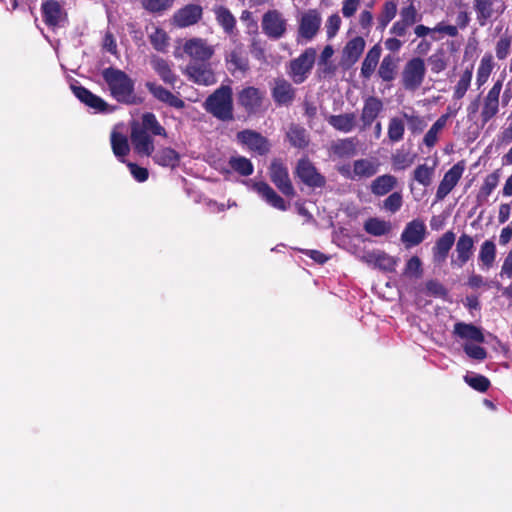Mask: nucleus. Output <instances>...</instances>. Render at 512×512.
I'll return each instance as SVG.
<instances>
[{
	"label": "nucleus",
	"instance_id": "obj_1",
	"mask_svg": "<svg viewBox=\"0 0 512 512\" xmlns=\"http://www.w3.org/2000/svg\"><path fill=\"white\" fill-rule=\"evenodd\" d=\"M153 136L168 137L165 127L161 125L154 113L145 112L141 116V122L133 121L131 123L130 141L136 154L152 156L154 163L162 167L173 169L179 166L181 157L175 149L163 147L154 153Z\"/></svg>",
	"mask_w": 512,
	"mask_h": 512
},
{
	"label": "nucleus",
	"instance_id": "obj_2",
	"mask_svg": "<svg viewBox=\"0 0 512 512\" xmlns=\"http://www.w3.org/2000/svg\"><path fill=\"white\" fill-rule=\"evenodd\" d=\"M102 77L107 84L111 96L119 103L137 104L135 82L124 71L108 67L102 71Z\"/></svg>",
	"mask_w": 512,
	"mask_h": 512
},
{
	"label": "nucleus",
	"instance_id": "obj_3",
	"mask_svg": "<svg viewBox=\"0 0 512 512\" xmlns=\"http://www.w3.org/2000/svg\"><path fill=\"white\" fill-rule=\"evenodd\" d=\"M206 112L223 122L234 120L233 91L229 85H221L210 94L204 104Z\"/></svg>",
	"mask_w": 512,
	"mask_h": 512
},
{
	"label": "nucleus",
	"instance_id": "obj_4",
	"mask_svg": "<svg viewBox=\"0 0 512 512\" xmlns=\"http://www.w3.org/2000/svg\"><path fill=\"white\" fill-rule=\"evenodd\" d=\"M426 75L425 61L421 57H413L404 65L401 82L408 91L417 90L423 83Z\"/></svg>",
	"mask_w": 512,
	"mask_h": 512
},
{
	"label": "nucleus",
	"instance_id": "obj_5",
	"mask_svg": "<svg viewBox=\"0 0 512 512\" xmlns=\"http://www.w3.org/2000/svg\"><path fill=\"white\" fill-rule=\"evenodd\" d=\"M316 59V50L307 48L297 58L290 61L288 74L295 84L303 83L310 74Z\"/></svg>",
	"mask_w": 512,
	"mask_h": 512
},
{
	"label": "nucleus",
	"instance_id": "obj_6",
	"mask_svg": "<svg viewBox=\"0 0 512 512\" xmlns=\"http://www.w3.org/2000/svg\"><path fill=\"white\" fill-rule=\"evenodd\" d=\"M41 14L45 25L53 31L68 24V13L57 0H44L41 4Z\"/></svg>",
	"mask_w": 512,
	"mask_h": 512
},
{
	"label": "nucleus",
	"instance_id": "obj_7",
	"mask_svg": "<svg viewBox=\"0 0 512 512\" xmlns=\"http://www.w3.org/2000/svg\"><path fill=\"white\" fill-rule=\"evenodd\" d=\"M269 176L277 189L286 197H294L295 189L289 177L288 168L280 158L272 160L269 167Z\"/></svg>",
	"mask_w": 512,
	"mask_h": 512
},
{
	"label": "nucleus",
	"instance_id": "obj_8",
	"mask_svg": "<svg viewBox=\"0 0 512 512\" xmlns=\"http://www.w3.org/2000/svg\"><path fill=\"white\" fill-rule=\"evenodd\" d=\"M473 9L478 24L483 27L492 19L501 16L505 9V0H473Z\"/></svg>",
	"mask_w": 512,
	"mask_h": 512
},
{
	"label": "nucleus",
	"instance_id": "obj_9",
	"mask_svg": "<svg viewBox=\"0 0 512 512\" xmlns=\"http://www.w3.org/2000/svg\"><path fill=\"white\" fill-rule=\"evenodd\" d=\"M295 176L310 188H323L326 185V178L315 167L307 157L298 160L295 168Z\"/></svg>",
	"mask_w": 512,
	"mask_h": 512
},
{
	"label": "nucleus",
	"instance_id": "obj_10",
	"mask_svg": "<svg viewBox=\"0 0 512 512\" xmlns=\"http://www.w3.org/2000/svg\"><path fill=\"white\" fill-rule=\"evenodd\" d=\"M261 27L268 38L278 40L286 33L287 20L278 10H268L262 16Z\"/></svg>",
	"mask_w": 512,
	"mask_h": 512
},
{
	"label": "nucleus",
	"instance_id": "obj_11",
	"mask_svg": "<svg viewBox=\"0 0 512 512\" xmlns=\"http://www.w3.org/2000/svg\"><path fill=\"white\" fill-rule=\"evenodd\" d=\"M265 99V91L247 86L237 94V102L248 115H255L260 112Z\"/></svg>",
	"mask_w": 512,
	"mask_h": 512
},
{
	"label": "nucleus",
	"instance_id": "obj_12",
	"mask_svg": "<svg viewBox=\"0 0 512 512\" xmlns=\"http://www.w3.org/2000/svg\"><path fill=\"white\" fill-rule=\"evenodd\" d=\"M502 80H497L484 96L480 109L482 126L491 121L499 112V98L502 90Z\"/></svg>",
	"mask_w": 512,
	"mask_h": 512
},
{
	"label": "nucleus",
	"instance_id": "obj_13",
	"mask_svg": "<svg viewBox=\"0 0 512 512\" xmlns=\"http://www.w3.org/2000/svg\"><path fill=\"white\" fill-rule=\"evenodd\" d=\"M236 138L240 144L246 146L250 151L257 153L260 156L268 154L271 149L269 140L255 130L244 129L239 131Z\"/></svg>",
	"mask_w": 512,
	"mask_h": 512
},
{
	"label": "nucleus",
	"instance_id": "obj_14",
	"mask_svg": "<svg viewBox=\"0 0 512 512\" xmlns=\"http://www.w3.org/2000/svg\"><path fill=\"white\" fill-rule=\"evenodd\" d=\"M475 242L471 235L462 233L455 241V252L451 257V266L462 268L472 258Z\"/></svg>",
	"mask_w": 512,
	"mask_h": 512
},
{
	"label": "nucleus",
	"instance_id": "obj_15",
	"mask_svg": "<svg viewBox=\"0 0 512 512\" xmlns=\"http://www.w3.org/2000/svg\"><path fill=\"white\" fill-rule=\"evenodd\" d=\"M321 22V14L317 9H309L304 12L299 19L298 39L311 41L317 35Z\"/></svg>",
	"mask_w": 512,
	"mask_h": 512
},
{
	"label": "nucleus",
	"instance_id": "obj_16",
	"mask_svg": "<svg viewBox=\"0 0 512 512\" xmlns=\"http://www.w3.org/2000/svg\"><path fill=\"white\" fill-rule=\"evenodd\" d=\"M183 51L193 60L192 63L208 62L214 54V48L202 38L188 39L183 45Z\"/></svg>",
	"mask_w": 512,
	"mask_h": 512
},
{
	"label": "nucleus",
	"instance_id": "obj_17",
	"mask_svg": "<svg viewBox=\"0 0 512 512\" xmlns=\"http://www.w3.org/2000/svg\"><path fill=\"white\" fill-rule=\"evenodd\" d=\"M188 78L198 85L210 86L217 82L211 64L208 62L190 63L186 67Z\"/></svg>",
	"mask_w": 512,
	"mask_h": 512
},
{
	"label": "nucleus",
	"instance_id": "obj_18",
	"mask_svg": "<svg viewBox=\"0 0 512 512\" xmlns=\"http://www.w3.org/2000/svg\"><path fill=\"white\" fill-rule=\"evenodd\" d=\"M427 234L426 225L421 219H414L408 222L403 229L400 239L406 249L421 244Z\"/></svg>",
	"mask_w": 512,
	"mask_h": 512
},
{
	"label": "nucleus",
	"instance_id": "obj_19",
	"mask_svg": "<svg viewBox=\"0 0 512 512\" xmlns=\"http://www.w3.org/2000/svg\"><path fill=\"white\" fill-rule=\"evenodd\" d=\"M464 170L465 164L463 161H460L454 164L444 174L443 179L440 181L436 191V199L438 201L443 200L454 189V187L461 179Z\"/></svg>",
	"mask_w": 512,
	"mask_h": 512
},
{
	"label": "nucleus",
	"instance_id": "obj_20",
	"mask_svg": "<svg viewBox=\"0 0 512 512\" xmlns=\"http://www.w3.org/2000/svg\"><path fill=\"white\" fill-rule=\"evenodd\" d=\"M271 96L276 106H290L296 97V89L284 78H276L271 88Z\"/></svg>",
	"mask_w": 512,
	"mask_h": 512
},
{
	"label": "nucleus",
	"instance_id": "obj_21",
	"mask_svg": "<svg viewBox=\"0 0 512 512\" xmlns=\"http://www.w3.org/2000/svg\"><path fill=\"white\" fill-rule=\"evenodd\" d=\"M202 16L203 9L200 5L187 4L174 13L172 21L174 26L185 28L197 24Z\"/></svg>",
	"mask_w": 512,
	"mask_h": 512
},
{
	"label": "nucleus",
	"instance_id": "obj_22",
	"mask_svg": "<svg viewBox=\"0 0 512 512\" xmlns=\"http://www.w3.org/2000/svg\"><path fill=\"white\" fill-rule=\"evenodd\" d=\"M383 102L376 96H368L363 103L360 120L362 122L361 130L369 128L383 111Z\"/></svg>",
	"mask_w": 512,
	"mask_h": 512
},
{
	"label": "nucleus",
	"instance_id": "obj_23",
	"mask_svg": "<svg viewBox=\"0 0 512 512\" xmlns=\"http://www.w3.org/2000/svg\"><path fill=\"white\" fill-rule=\"evenodd\" d=\"M455 241L456 234L452 230L443 233L432 247L433 262L437 264L443 263L447 259Z\"/></svg>",
	"mask_w": 512,
	"mask_h": 512
},
{
	"label": "nucleus",
	"instance_id": "obj_24",
	"mask_svg": "<svg viewBox=\"0 0 512 512\" xmlns=\"http://www.w3.org/2000/svg\"><path fill=\"white\" fill-rule=\"evenodd\" d=\"M145 86L152 94V96L158 101L165 103L175 109H183L185 107L184 100L174 95L171 91L164 88L163 86L154 82H147Z\"/></svg>",
	"mask_w": 512,
	"mask_h": 512
},
{
	"label": "nucleus",
	"instance_id": "obj_25",
	"mask_svg": "<svg viewBox=\"0 0 512 512\" xmlns=\"http://www.w3.org/2000/svg\"><path fill=\"white\" fill-rule=\"evenodd\" d=\"M253 189L272 207L286 211L289 208V204L278 195L275 190L266 182L259 181L253 184Z\"/></svg>",
	"mask_w": 512,
	"mask_h": 512
},
{
	"label": "nucleus",
	"instance_id": "obj_26",
	"mask_svg": "<svg viewBox=\"0 0 512 512\" xmlns=\"http://www.w3.org/2000/svg\"><path fill=\"white\" fill-rule=\"evenodd\" d=\"M366 42L362 36L350 39L342 51V62L348 66L354 65L364 52Z\"/></svg>",
	"mask_w": 512,
	"mask_h": 512
},
{
	"label": "nucleus",
	"instance_id": "obj_27",
	"mask_svg": "<svg viewBox=\"0 0 512 512\" xmlns=\"http://www.w3.org/2000/svg\"><path fill=\"white\" fill-rule=\"evenodd\" d=\"M453 334L461 339L484 343L485 336L482 329L472 323L457 322L453 328Z\"/></svg>",
	"mask_w": 512,
	"mask_h": 512
},
{
	"label": "nucleus",
	"instance_id": "obj_28",
	"mask_svg": "<svg viewBox=\"0 0 512 512\" xmlns=\"http://www.w3.org/2000/svg\"><path fill=\"white\" fill-rule=\"evenodd\" d=\"M74 95L86 106L99 111L104 112L107 110L108 104L99 96L93 94L84 86H72Z\"/></svg>",
	"mask_w": 512,
	"mask_h": 512
},
{
	"label": "nucleus",
	"instance_id": "obj_29",
	"mask_svg": "<svg viewBox=\"0 0 512 512\" xmlns=\"http://www.w3.org/2000/svg\"><path fill=\"white\" fill-rule=\"evenodd\" d=\"M382 54V48L379 43L373 45L366 53L364 60L361 64L360 76L369 80L376 70Z\"/></svg>",
	"mask_w": 512,
	"mask_h": 512
},
{
	"label": "nucleus",
	"instance_id": "obj_30",
	"mask_svg": "<svg viewBox=\"0 0 512 512\" xmlns=\"http://www.w3.org/2000/svg\"><path fill=\"white\" fill-rule=\"evenodd\" d=\"M399 58L393 54H387L380 62L377 74L383 82L390 83L396 79Z\"/></svg>",
	"mask_w": 512,
	"mask_h": 512
},
{
	"label": "nucleus",
	"instance_id": "obj_31",
	"mask_svg": "<svg viewBox=\"0 0 512 512\" xmlns=\"http://www.w3.org/2000/svg\"><path fill=\"white\" fill-rule=\"evenodd\" d=\"M152 68L161 78V80L172 87L178 81V76L172 70L169 62L163 58L155 57L151 61Z\"/></svg>",
	"mask_w": 512,
	"mask_h": 512
},
{
	"label": "nucleus",
	"instance_id": "obj_32",
	"mask_svg": "<svg viewBox=\"0 0 512 512\" xmlns=\"http://www.w3.org/2000/svg\"><path fill=\"white\" fill-rule=\"evenodd\" d=\"M497 248L492 240H485L478 253V261L483 270H490L496 261Z\"/></svg>",
	"mask_w": 512,
	"mask_h": 512
},
{
	"label": "nucleus",
	"instance_id": "obj_33",
	"mask_svg": "<svg viewBox=\"0 0 512 512\" xmlns=\"http://www.w3.org/2000/svg\"><path fill=\"white\" fill-rule=\"evenodd\" d=\"M357 140L355 137L339 139L332 143L331 151L338 158H350L357 153Z\"/></svg>",
	"mask_w": 512,
	"mask_h": 512
},
{
	"label": "nucleus",
	"instance_id": "obj_34",
	"mask_svg": "<svg viewBox=\"0 0 512 512\" xmlns=\"http://www.w3.org/2000/svg\"><path fill=\"white\" fill-rule=\"evenodd\" d=\"M327 122L337 131L351 132L356 125V115L354 112L330 115L327 118Z\"/></svg>",
	"mask_w": 512,
	"mask_h": 512
},
{
	"label": "nucleus",
	"instance_id": "obj_35",
	"mask_svg": "<svg viewBox=\"0 0 512 512\" xmlns=\"http://www.w3.org/2000/svg\"><path fill=\"white\" fill-rule=\"evenodd\" d=\"M500 180L499 170H496L490 174H488L483 181L482 186L480 187L476 200L479 205H482L488 201V197L494 191V189L498 186Z\"/></svg>",
	"mask_w": 512,
	"mask_h": 512
},
{
	"label": "nucleus",
	"instance_id": "obj_36",
	"mask_svg": "<svg viewBox=\"0 0 512 512\" xmlns=\"http://www.w3.org/2000/svg\"><path fill=\"white\" fill-rule=\"evenodd\" d=\"M286 137L291 146L304 149L309 145V136L304 127L298 124H291L286 133Z\"/></svg>",
	"mask_w": 512,
	"mask_h": 512
},
{
	"label": "nucleus",
	"instance_id": "obj_37",
	"mask_svg": "<svg viewBox=\"0 0 512 512\" xmlns=\"http://www.w3.org/2000/svg\"><path fill=\"white\" fill-rule=\"evenodd\" d=\"M397 185L395 176L385 174L378 176L371 183V192L376 196H384L392 191Z\"/></svg>",
	"mask_w": 512,
	"mask_h": 512
},
{
	"label": "nucleus",
	"instance_id": "obj_38",
	"mask_svg": "<svg viewBox=\"0 0 512 512\" xmlns=\"http://www.w3.org/2000/svg\"><path fill=\"white\" fill-rule=\"evenodd\" d=\"M226 62L228 69L231 72H235L237 70L245 72L249 69L248 57L240 47L233 49L226 56Z\"/></svg>",
	"mask_w": 512,
	"mask_h": 512
},
{
	"label": "nucleus",
	"instance_id": "obj_39",
	"mask_svg": "<svg viewBox=\"0 0 512 512\" xmlns=\"http://www.w3.org/2000/svg\"><path fill=\"white\" fill-rule=\"evenodd\" d=\"M111 147L114 155L121 161L125 162L124 158L130 152L128 138L120 132L112 131L110 136Z\"/></svg>",
	"mask_w": 512,
	"mask_h": 512
},
{
	"label": "nucleus",
	"instance_id": "obj_40",
	"mask_svg": "<svg viewBox=\"0 0 512 512\" xmlns=\"http://www.w3.org/2000/svg\"><path fill=\"white\" fill-rule=\"evenodd\" d=\"M379 164L369 159H358L353 162L354 179L370 178L378 172Z\"/></svg>",
	"mask_w": 512,
	"mask_h": 512
},
{
	"label": "nucleus",
	"instance_id": "obj_41",
	"mask_svg": "<svg viewBox=\"0 0 512 512\" xmlns=\"http://www.w3.org/2000/svg\"><path fill=\"white\" fill-rule=\"evenodd\" d=\"M397 14L396 0H387L382 6V10L377 17V29L383 31Z\"/></svg>",
	"mask_w": 512,
	"mask_h": 512
},
{
	"label": "nucleus",
	"instance_id": "obj_42",
	"mask_svg": "<svg viewBox=\"0 0 512 512\" xmlns=\"http://www.w3.org/2000/svg\"><path fill=\"white\" fill-rule=\"evenodd\" d=\"M215 16L217 23L223 28V30L227 34H232L235 29L236 19L231 11L225 6H218L215 8Z\"/></svg>",
	"mask_w": 512,
	"mask_h": 512
},
{
	"label": "nucleus",
	"instance_id": "obj_43",
	"mask_svg": "<svg viewBox=\"0 0 512 512\" xmlns=\"http://www.w3.org/2000/svg\"><path fill=\"white\" fill-rule=\"evenodd\" d=\"M364 230L373 236H383L390 232L391 224L385 220L371 217L365 221Z\"/></svg>",
	"mask_w": 512,
	"mask_h": 512
},
{
	"label": "nucleus",
	"instance_id": "obj_44",
	"mask_svg": "<svg viewBox=\"0 0 512 512\" xmlns=\"http://www.w3.org/2000/svg\"><path fill=\"white\" fill-rule=\"evenodd\" d=\"M405 134V122L400 117H392L388 122L387 136L391 143L403 140Z\"/></svg>",
	"mask_w": 512,
	"mask_h": 512
},
{
	"label": "nucleus",
	"instance_id": "obj_45",
	"mask_svg": "<svg viewBox=\"0 0 512 512\" xmlns=\"http://www.w3.org/2000/svg\"><path fill=\"white\" fill-rule=\"evenodd\" d=\"M473 76V66L467 67L460 76L457 84L454 87L453 91V99L460 100L462 99L468 89L470 88L471 81Z\"/></svg>",
	"mask_w": 512,
	"mask_h": 512
},
{
	"label": "nucleus",
	"instance_id": "obj_46",
	"mask_svg": "<svg viewBox=\"0 0 512 512\" xmlns=\"http://www.w3.org/2000/svg\"><path fill=\"white\" fill-rule=\"evenodd\" d=\"M416 157L415 153L396 150L391 156L392 166L394 170H405L415 162Z\"/></svg>",
	"mask_w": 512,
	"mask_h": 512
},
{
	"label": "nucleus",
	"instance_id": "obj_47",
	"mask_svg": "<svg viewBox=\"0 0 512 512\" xmlns=\"http://www.w3.org/2000/svg\"><path fill=\"white\" fill-rule=\"evenodd\" d=\"M427 61L431 72L434 74L443 72L448 66L447 53L443 48L437 49L432 55L428 57Z\"/></svg>",
	"mask_w": 512,
	"mask_h": 512
},
{
	"label": "nucleus",
	"instance_id": "obj_48",
	"mask_svg": "<svg viewBox=\"0 0 512 512\" xmlns=\"http://www.w3.org/2000/svg\"><path fill=\"white\" fill-rule=\"evenodd\" d=\"M492 70H493L492 55L485 54L482 57V59L480 61V65L477 70L476 82H477V85L479 88L487 82Z\"/></svg>",
	"mask_w": 512,
	"mask_h": 512
},
{
	"label": "nucleus",
	"instance_id": "obj_49",
	"mask_svg": "<svg viewBox=\"0 0 512 512\" xmlns=\"http://www.w3.org/2000/svg\"><path fill=\"white\" fill-rule=\"evenodd\" d=\"M435 167L427 164L418 165L414 171L412 178L424 187H428L432 183Z\"/></svg>",
	"mask_w": 512,
	"mask_h": 512
},
{
	"label": "nucleus",
	"instance_id": "obj_50",
	"mask_svg": "<svg viewBox=\"0 0 512 512\" xmlns=\"http://www.w3.org/2000/svg\"><path fill=\"white\" fill-rule=\"evenodd\" d=\"M229 165L241 176H250L254 171L252 162L244 156L231 157Z\"/></svg>",
	"mask_w": 512,
	"mask_h": 512
},
{
	"label": "nucleus",
	"instance_id": "obj_51",
	"mask_svg": "<svg viewBox=\"0 0 512 512\" xmlns=\"http://www.w3.org/2000/svg\"><path fill=\"white\" fill-rule=\"evenodd\" d=\"M175 0H140L142 7L153 14L162 13L172 7Z\"/></svg>",
	"mask_w": 512,
	"mask_h": 512
},
{
	"label": "nucleus",
	"instance_id": "obj_52",
	"mask_svg": "<svg viewBox=\"0 0 512 512\" xmlns=\"http://www.w3.org/2000/svg\"><path fill=\"white\" fill-rule=\"evenodd\" d=\"M375 265L386 272H392L395 270L396 260L385 252H378L371 255Z\"/></svg>",
	"mask_w": 512,
	"mask_h": 512
},
{
	"label": "nucleus",
	"instance_id": "obj_53",
	"mask_svg": "<svg viewBox=\"0 0 512 512\" xmlns=\"http://www.w3.org/2000/svg\"><path fill=\"white\" fill-rule=\"evenodd\" d=\"M464 381L471 388L481 393L486 392L491 385L490 380L486 376L480 374L466 375L464 376Z\"/></svg>",
	"mask_w": 512,
	"mask_h": 512
},
{
	"label": "nucleus",
	"instance_id": "obj_54",
	"mask_svg": "<svg viewBox=\"0 0 512 512\" xmlns=\"http://www.w3.org/2000/svg\"><path fill=\"white\" fill-rule=\"evenodd\" d=\"M512 45V36L508 33H504L498 39L495 45V53L498 60H504L510 53Z\"/></svg>",
	"mask_w": 512,
	"mask_h": 512
},
{
	"label": "nucleus",
	"instance_id": "obj_55",
	"mask_svg": "<svg viewBox=\"0 0 512 512\" xmlns=\"http://www.w3.org/2000/svg\"><path fill=\"white\" fill-rule=\"evenodd\" d=\"M421 19V15L418 14L416 7L413 3L408 6L402 7L400 10V20L406 25L411 27Z\"/></svg>",
	"mask_w": 512,
	"mask_h": 512
},
{
	"label": "nucleus",
	"instance_id": "obj_56",
	"mask_svg": "<svg viewBox=\"0 0 512 512\" xmlns=\"http://www.w3.org/2000/svg\"><path fill=\"white\" fill-rule=\"evenodd\" d=\"M403 117L407 121L408 129L413 134L421 133L427 126L425 119L419 115L403 113Z\"/></svg>",
	"mask_w": 512,
	"mask_h": 512
},
{
	"label": "nucleus",
	"instance_id": "obj_57",
	"mask_svg": "<svg viewBox=\"0 0 512 512\" xmlns=\"http://www.w3.org/2000/svg\"><path fill=\"white\" fill-rule=\"evenodd\" d=\"M149 40L153 48L157 51H164L168 46L167 33L161 28H156L149 36Z\"/></svg>",
	"mask_w": 512,
	"mask_h": 512
},
{
	"label": "nucleus",
	"instance_id": "obj_58",
	"mask_svg": "<svg viewBox=\"0 0 512 512\" xmlns=\"http://www.w3.org/2000/svg\"><path fill=\"white\" fill-rule=\"evenodd\" d=\"M402 205L403 197L401 192H393L383 201V208L390 213H396Z\"/></svg>",
	"mask_w": 512,
	"mask_h": 512
},
{
	"label": "nucleus",
	"instance_id": "obj_59",
	"mask_svg": "<svg viewBox=\"0 0 512 512\" xmlns=\"http://www.w3.org/2000/svg\"><path fill=\"white\" fill-rule=\"evenodd\" d=\"M463 350L468 357L478 361H483L487 357V351L476 344L465 343L463 345Z\"/></svg>",
	"mask_w": 512,
	"mask_h": 512
},
{
	"label": "nucleus",
	"instance_id": "obj_60",
	"mask_svg": "<svg viewBox=\"0 0 512 512\" xmlns=\"http://www.w3.org/2000/svg\"><path fill=\"white\" fill-rule=\"evenodd\" d=\"M127 167L133 178L138 182H145L149 177V171L147 168L141 167L136 163L128 162Z\"/></svg>",
	"mask_w": 512,
	"mask_h": 512
},
{
	"label": "nucleus",
	"instance_id": "obj_61",
	"mask_svg": "<svg viewBox=\"0 0 512 512\" xmlns=\"http://www.w3.org/2000/svg\"><path fill=\"white\" fill-rule=\"evenodd\" d=\"M422 273V262L418 256H412L405 265V274L420 276Z\"/></svg>",
	"mask_w": 512,
	"mask_h": 512
},
{
	"label": "nucleus",
	"instance_id": "obj_62",
	"mask_svg": "<svg viewBox=\"0 0 512 512\" xmlns=\"http://www.w3.org/2000/svg\"><path fill=\"white\" fill-rule=\"evenodd\" d=\"M341 26V18L338 14L329 16L326 24L328 38H333L339 31Z\"/></svg>",
	"mask_w": 512,
	"mask_h": 512
},
{
	"label": "nucleus",
	"instance_id": "obj_63",
	"mask_svg": "<svg viewBox=\"0 0 512 512\" xmlns=\"http://www.w3.org/2000/svg\"><path fill=\"white\" fill-rule=\"evenodd\" d=\"M373 24V15L369 10H363L359 15V25L365 34L368 35Z\"/></svg>",
	"mask_w": 512,
	"mask_h": 512
},
{
	"label": "nucleus",
	"instance_id": "obj_64",
	"mask_svg": "<svg viewBox=\"0 0 512 512\" xmlns=\"http://www.w3.org/2000/svg\"><path fill=\"white\" fill-rule=\"evenodd\" d=\"M500 275L502 277L506 276L507 278H512V247L503 261Z\"/></svg>",
	"mask_w": 512,
	"mask_h": 512
}]
</instances>
